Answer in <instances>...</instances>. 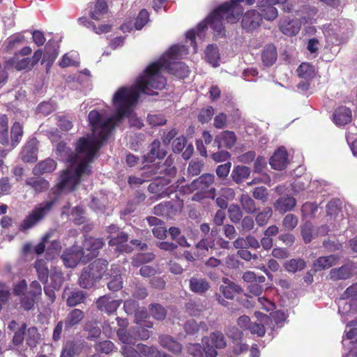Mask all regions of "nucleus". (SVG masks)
Here are the masks:
<instances>
[{
	"mask_svg": "<svg viewBox=\"0 0 357 357\" xmlns=\"http://www.w3.org/2000/svg\"><path fill=\"white\" fill-rule=\"evenodd\" d=\"M101 146L100 137L93 135V127L91 136L78 140L75 153L67 148L63 142L57 144L56 155L61 160L68 163V167L60 175L59 182L55 189L56 193L73 190L81 179L91 174L89 163Z\"/></svg>",
	"mask_w": 357,
	"mask_h": 357,
	"instance_id": "obj_1",
	"label": "nucleus"
},
{
	"mask_svg": "<svg viewBox=\"0 0 357 357\" xmlns=\"http://www.w3.org/2000/svg\"><path fill=\"white\" fill-rule=\"evenodd\" d=\"M144 93L141 89V84L137 79L135 84L130 87H121L113 96L112 102L115 114L105 117L104 114L97 110H92L89 114V121L93 127V135L100 137L102 143L108 137L112 128L123 117L129 118L130 126L140 129L144 124L141 119L132 113V107L137 102L139 94Z\"/></svg>",
	"mask_w": 357,
	"mask_h": 357,
	"instance_id": "obj_2",
	"label": "nucleus"
},
{
	"mask_svg": "<svg viewBox=\"0 0 357 357\" xmlns=\"http://www.w3.org/2000/svg\"><path fill=\"white\" fill-rule=\"evenodd\" d=\"M187 54L188 48L185 45H173L159 61L147 66L143 74L137 78L144 94L153 96L156 94L155 90L165 88L167 81L162 75L163 69H167L170 73L180 79L186 77L189 73L188 66L174 60Z\"/></svg>",
	"mask_w": 357,
	"mask_h": 357,
	"instance_id": "obj_3",
	"label": "nucleus"
},
{
	"mask_svg": "<svg viewBox=\"0 0 357 357\" xmlns=\"http://www.w3.org/2000/svg\"><path fill=\"white\" fill-rule=\"evenodd\" d=\"M173 163V160L167 158L162 163L153 164L146 167L151 178L153 180L149 185L151 192L158 195L160 197L168 195L166 187L169 184L170 179L167 176H174L176 173Z\"/></svg>",
	"mask_w": 357,
	"mask_h": 357,
	"instance_id": "obj_4",
	"label": "nucleus"
},
{
	"mask_svg": "<svg viewBox=\"0 0 357 357\" xmlns=\"http://www.w3.org/2000/svg\"><path fill=\"white\" fill-rule=\"evenodd\" d=\"M56 199L45 201L38 204L26 217L20 225V229L25 231L36 225L44 219L45 215L51 211Z\"/></svg>",
	"mask_w": 357,
	"mask_h": 357,
	"instance_id": "obj_5",
	"label": "nucleus"
},
{
	"mask_svg": "<svg viewBox=\"0 0 357 357\" xmlns=\"http://www.w3.org/2000/svg\"><path fill=\"white\" fill-rule=\"evenodd\" d=\"M205 354L208 357H215L218 355L217 349H223L226 347V340L220 331L211 333L209 337H205L202 340Z\"/></svg>",
	"mask_w": 357,
	"mask_h": 357,
	"instance_id": "obj_6",
	"label": "nucleus"
},
{
	"mask_svg": "<svg viewBox=\"0 0 357 357\" xmlns=\"http://www.w3.org/2000/svg\"><path fill=\"white\" fill-rule=\"evenodd\" d=\"M81 248L74 245L66 249L61 256V259L66 267L74 268L79 261L88 262Z\"/></svg>",
	"mask_w": 357,
	"mask_h": 357,
	"instance_id": "obj_7",
	"label": "nucleus"
},
{
	"mask_svg": "<svg viewBox=\"0 0 357 357\" xmlns=\"http://www.w3.org/2000/svg\"><path fill=\"white\" fill-rule=\"evenodd\" d=\"M215 176L212 174H204L197 179L194 180L189 185L188 188L191 192L200 190L209 193L213 197L215 196V189L209 187L214 183Z\"/></svg>",
	"mask_w": 357,
	"mask_h": 357,
	"instance_id": "obj_8",
	"label": "nucleus"
},
{
	"mask_svg": "<svg viewBox=\"0 0 357 357\" xmlns=\"http://www.w3.org/2000/svg\"><path fill=\"white\" fill-rule=\"evenodd\" d=\"M104 245L102 238H95L93 237L86 238L82 243V250L86 257V261H89L98 256L99 250Z\"/></svg>",
	"mask_w": 357,
	"mask_h": 357,
	"instance_id": "obj_9",
	"label": "nucleus"
},
{
	"mask_svg": "<svg viewBox=\"0 0 357 357\" xmlns=\"http://www.w3.org/2000/svg\"><path fill=\"white\" fill-rule=\"evenodd\" d=\"M261 20V15L259 12L249 10L243 16L242 26L248 31H253L260 26Z\"/></svg>",
	"mask_w": 357,
	"mask_h": 357,
	"instance_id": "obj_10",
	"label": "nucleus"
},
{
	"mask_svg": "<svg viewBox=\"0 0 357 357\" xmlns=\"http://www.w3.org/2000/svg\"><path fill=\"white\" fill-rule=\"evenodd\" d=\"M288 164L287 153L286 149L280 147L270 159V165L272 168L277 170L284 169Z\"/></svg>",
	"mask_w": 357,
	"mask_h": 357,
	"instance_id": "obj_11",
	"label": "nucleus"
},
{
	"mask_svg": "<svg viewBox=\"0 0 357 357\" xmlns=\"http://www.w3.org/2000/svg\"><path fill=\"white\" fill-rule=\"evenodd\" d=\"M301 27V22L298 20H290L288 17L282 19L280 22L279 29L284 35L292 36L296 35Z\"/></svg>",
	"mask_w": 357,
	"mask_h": 357,
	"instance_id": "obj_12",
	"label": "nucleus"
},
{
	"mask_svg": "<svg viewBox=\"0 0 357 357\" xmlns=\"http://www.w3.org/2000/svg\"><path fill=\"white\" fill-rule=\"evenodd\" d=\"M236 141V137L234 132L224 131L217 135L214 140V144L218 149L225 147L231 149Z\"/></svg>",
	"mask_w": 357,
	"mask_h": 357,
	"instance_id": "obj_13",
	"label": "nucleus"
},
{
	"mask_svg": "<svg viewBox=\"0 0 357 357\" xmlns=\"http://www.w3.org/2000/svg\"><path fill=\"white\" fill-rule=\"evenodd\" d=\"M96 303L100 310L109 314L116 311L121 304V301L114 300L111 297L104 296L99 298Z\"/></svg>",
	"mask_w": 357,
	"mask_h": 357,
	"instance_id": "obj_14",
	"label": "nucleus"
},
{
	"mask_svg": "<svg viewBox=\"0 0 357 357\" xmlns=\"http://www.w3.org/2000/svg\"><path fill=\"white\" fill-rule=\"evenodd\" d=\"M296 201L291 195H284L278 198L273 204L275 211L280 213L291 211L296 206Z\"/></svg>",
	"mask_w": 357,
	"mask_h": 357,
	"instance_id": "obj_15",
	"label": "nucleus"
},
{
	"mask_svg": "<svg viewBox=\"0 0 357 357\" xmlns=\"http://www.w3.org/2000/svg\"><path fill=\"white\" fill-rule=\"evenodd\" d=\"M222 281L224 284L220 286V291L225 298L232 300L237 294L242 291L239 285L236 284L229 279L223 278Z\"/></svg>",
	"mask_w": 357,
	"mask_h": 357,
	"instance_id": "obj_16",
	"label": "nucleus"
},
{
	"mask_svg": "<svg viewBox=\"0 0 357 357\" xmlns=\"http://www.w3.org/2000/svg\"><path fill=\"white\" fill-rule=\"evenodd\" d=\"M37 140L31 139L26 144L22 151V160L26 162H33L37 159Z\"/></svg>",
	"mask_w": 357,
	"mask_h": 357,
	"instance_id": "obj_17",
	"label": "nucleus"
},
{
	"mask_svg": "<svg viewBox=\"0 0 357 357\" xmlns=\"http://www.w3.org/2000/svg\"><path fill=\"white\" fill-rule=\"evenodd\" d=\"M84 317V312L79 309H73L66 315L63 324L65 330L69 331L77 326Z\"/></svg>",
	"mask_w": 357,
	"mask_h": 357,
	"instance_id": "obj_18",
	"label": "nucleus"
},
{
	"mask_svg": "<svg viewBox=\"0 0 357 357\" xmlns=\"http://www.w3.org/2000/svg\"><path fill=\"white\" fill-rule=\"evenodd\" d=\"M107 262L106 260L102 259H98L95 260L89 266L85 268L90 271L92 274V278H95L96 280L100 279L106 272Z\"/></svg>",
	"mask_w": 357,
	"mask_h": 357,
	"instance_id": "obj_19",
	"label": "nucleus"
},
{
	"mask_svg": "<svg viewBox=\"0 0 357 357\" xmlns=\"http://www.w3.org/2000/svg\"><path fill=\"white\" fill-rule=\"evenodd\" d=\"M333 121L337 126H344L351 121V111L346 107L337 108L333 114Z\"/></svg>",
	"mask_w": 357,
	"mask_h": 357,
	"instance_id": "obj_20",
	"label": "nucleus"
},
{
	"mask_svg": "<svg viewBox=\"0 0 357 357\" xmlns=\"http://www.w3.org/2000/svg\"><path fill=\"white\" fill-rule=\"evenodd\" d=\"M190 289L198 294H204L210 288L209 282L202 278L192 277L189 280Z\"/></svg>",
	"mask_w": 357,
	"mask_h": 357,
	"instance_id": "obj_21",
	"label": "nucleus"
},
{
	"mask_svg": "<svg viewBox=\"0 0 357 357\" xmlns=\"http://www.w3.org/2000/svg\"><path fill=\"white\" fill-rule=\"evenodd\" d=\"M166 153L165 149L161 148L160 141L155 139L149 146V151L145 155V160L146 162H153L156 158H164Z\"/></svg>",
	"mask_w": 357,
	"mask_h": 357,
	"instance_id": "obj_22",
	"label": "nucleus"
},
{
	"mask_svg": "<svg viewBox=\"0 0 357 357\" xmlns=\"http://www.w3.org/2000/svg\"><path fill=\"white\" fill-rule=\"evenodd\" d=\"M278 58V53L273 45H267L261 52L263 63L266 66H271L275 63Z\"/></svg>",
	"mask_w": 357,
	"mask_h": 357,
	"instance_id": "obj_23",
	"label": "nucleus"
},
{
	"mask_svg": "<svg viewBox=\"0 0 357 357\" xmlns=\"http://www.w3.org/2000/svg\"><path fill=\"white\" fill-rule=\"evenodd\" d=\"M339 259L340 257L335 255L319 257L314 263V270L317 271L328 268L335 265L339 261Z\"/></svg>",
	"mask_w": 357,
	"mask_h": 357,
	"instance_id": "obj_24",
	"label": "nucleus"
},
{
	"mask_svg": "<svg viewBox=\"0 0 357 357\" xmlns=\"http://www.w3.org/2000/svg\"><path fill=\"white\" fill-rule=\"evenodd\" d=\"M128 241V234L123 231H121L118 234L116 238H113L109 241V245H116V250L119 251L129 252L132 250L130 246L128 244H124L127 243Z\"/></svg>",
	"mask_w": 357,
	"mask_h": 357,
	"instance_id": "obj_25",
	"label": "nucleus"
},
{
	"mask_svg": "<svg viewBox=\"0 0 357 357\" xmlns=\"http://www.w3.org/2000/svg\"><path fill=\"white\" fill-rule=\"evenodd\" d=\"M250 173L251 170L248 167L237 165L234 167L231 177L236 183L240 184L250 176Z\"/></svg>",
	"mask_w": 357,
	"mask_h": 357,
	"instance_id": "obj_26",
	"label": "nucleus"
},
{
	"mask_svg": "<svg viewBox=\"0 0 357 357\" xmlns=\"http://www.w3.org/2000/svg\"><path fill=\"white\" fill-rule=\"evenodd\" d=\"M116 334L119 340L124 345H132L135 344L137 341L135 329L133 328L129 331H126L123 328H119L116 331Z\"/></svg>",
	"mask_w": 357,
	"mask_h": 357,
	"instance_id": "obj_27",
	"label": "nucleus"
},
{
	"mask_svg": "<svg viewBox=\"0 0 357 357\" xmlns=\"http://www.w3.org/2000/svg\"><path fill=\"white\" fill-rule=\"evenodd\" d=\"M56 167V162L50 158L38 163L33 168L34 174H43L53 172Z\"/></svg>",
	"mask_w": 357,
	"mask_h": 357,
	"instance_id": "obj_28",
	"label": "nucleus"
},
{
	"mask_svg": "<svg viewBox=\"0 0 357 357\" xmlns=\"http://www.w3.org/2000/svg\"><path fill=\"white\" fill-rule=\"evenodd\" d=\"M257 317H260L261 323H253L249 326L248 330L252 334H257L258 336H263L265 334V328L264 324L267 323L269 320V317L266 314H261L260 312L255 313Z\"/></svg>",
	"mask_w": 357,
	"mask_h": 357,
	"instance_id": "obj_29",
	"label": "nucleus"
},
{
	"mask_svg": "<svg viewBox=\"0 0 357 357\" xmlns=\"http://www.w3.org/2000/svg\"><path fill=\"white\" fill-rule=\"evenodd\" d=\"M352 275V271L349 265L342 266L338 268H333L330 271V278L333 280H346Z\"/></svg>",
	"mask_w": 357,
	"mask_h": 357,
	"instance_id": "obj_30",
	"label": "nucleus"
},
{
	"mask_svg": "<svg viewBox=\"0 0 357 357\" xmlns=\"http://www.w3.org/2000/svg\"><path fill=\"white\" fill-rule=\"evenodd\" d=\"M160 345L175 354H178L181 351V345L180 343L174 340L169 335H162L159 338Z\"/></svg>",
	"mask_w": 357,
	"mask_h": 357,
	"instance_id": "obj_31",
	"label": "nucleus"
},
{
	"mask_svg": "<svg viewBox=\"0 0 357 357\" xmlns=\"http://www.w3.org/2000/svg\"><path fill=\"white\" fill-rule=\"evenodd\" d=\"M7 66H10L17 70L31 69L33 67L29 58L19 59L18 54H15L10 60L8 61Z\"/></svg>",
	"mask_w": 357,
	"mask_h": 357,
	"instance_id": "obj_32",
	"label": "nucleus"
},
{
	"mask_svg": "<svg viewBox=\"0 0 357 357\" xmlns=\"http://www.w3.org/2000/svg\"><path fill=\"white\" fill-rule=\"evenodd\" d=\"M239 202L242 208L248 214H253L257 211L255 201L248 194H242L239 197Z\"/></svg>",
	"mask_w": 357,
	"mask_h": 357,
	"instance_id": "obj_33",
	"label": "nucleus"
},
{
	"mask_svg": "<svg viewBox=\"0 0 357 357\" xmlns=\"http://www.w3.org/2000/svg\"><path fill=\"white\" fill-rule=\"evenodd\" d=\"M185 332L189 335H195L199 331L206 332L208 331V326L204 321L197 323L193 319L188 320L184 326Z\"/></svg>",
	"mask_w": 357,
	"mask_h": 357,
	"instance_id": "obj_34",
	"label": "nucleus"
},
{
	"mask_svg": "<svg viewBox=\"0 0 357 357\" xmlns=\"http://www.w3.org/2000/svg\"><path fill=\"white\" fill-rule=\"evenodd\" d=\"M26 184L31 186L36 192H41L49 188V183L42 178H29Z\"/></svg>",
	"mask_w": 357,
	"mask_h": 357,
	"instance_id": "obj_35",
	"label": "nucleus"
},
{
	"mask_svg": "<svg viewBox=\"0 0 357 357\" xmlns=\"http://www.w3.org/2000/svg\"><path fill=\"white\" fill-rule=\"evenodd\" d=\"M24 339L26 344L31 348L33 349L36 347L40 335L38 332V329L36 327L29 328L26 333H24Z\"/></svg>",
	"mask_w": 357,
	"mask_h": 357,
	"instance_id": "obj_36",
	"label": "nucleus"
},
{
	"mask_svg": "<svg viewBox=\"0 0 357 357\" xmlns=\"http://www.w3.org/2000/svg\"><path fill=\"white\" fill-rule=\"evenodd\" d=\"M8 119L4 114L0 115V143L8 144Z\"/></svg>",
	"mask_w": 357,
	"mask_h": 357,
	"instance_id": "obj_37",
	"label": "nucleus"
},
{
	"mask_svg": "<svg viewBox=\"0 0 357 357\" xmlns=\"http://www.w3.org/2000/svg\"><path fill=\"white\" fill-rule=\"evenodd\" d=\"M206 59L213 67L219 65L220 54L217 47L213 45H208L206 50Z\"/></svg>",
	"mask_w": 357,
	"mask_h": 357,
	"instance_id": "obj_38",
	"label": "nucleus"
},
{
	"mask_svg": "<svg viewBox=\"0 0 357 357\" xmlns=\"http://www.w3.org/2000/svg\"><path fill=\"white\" fill-rule=\"evenodd\" d=\"M96 280H97L95 278H92V274L90 273V271L84 268L79 278L78 282L81 287L88 289L93 287Z\"/></svg>",
	"mask_w": 357,
	"mask_h": 357,
	"instance_id": "obj_39",
	"label": "nucleus"
},
{
	"mask_svg": "<svg viewBox=\"0 0 357 357\" xmlns=\"http://www.w3.org/2000/svg\"><path fill=\"white\" fill-rule=\"evenodd\" d=\"M86 298L85 294L80 290H75L70 293L68 296L66 303L69 307H74L84 302Z\"/></svg>",
	"mask_w": 357,
	"mask_h": 357,
	"instance_id": "obj_40",
	"label": "nucleus"
},
{
	"mask_svg": "<svg viewBox=\"0 0 357 357\" xmlns=\"http://www.w3.org/2000/svg\"><path fill=\"white\" fill-rule=\"evenodd\" d=\"M273 215V210L271 207H265L263 210L258 213L255 216V221L258 226L262 227L266 225L270 218Z\"/></svg>",
	"mask_w": 357,
	"mask_h": 357,
	"instance_id": "obj_41",
	"label": "nucleus"
},
{
	"mask_svg": "<svg viewBox=\"0 0 357 357\" xmlns=\"http://www.w3.org/2000/svg\"><path fill=\"white\" fill-rule=\"evenodd\" d=\"M305 262L302 259H291L284 264V268L288 272L295 273L304 269Z\"/></svg>",
	"mask_w": 357,
	"mask_h": 357,
	"instance_id": "obj_42",
	"label": "nucleus"
},
{
	"mask_svg": "<svg viewBox=\"0 0 357 357\" xmlns=\"http://www.w3.org/2000/svg\"><path fill=\"white\" fill-rule=\"evenodd\" d=\"M35 268L38 273V279L42 282H46L48 279L49 271L44 260L39 259L35 262Z\"/></svg>",
	"mask_w": 357,
	"mask_h": 357,
	"instance_id": "obj_43",
	"label": "nucleus"
},
{
	"mask_svg": "<svg viewBox=\"0 0 357 357\" xmlns=\"http://www.w3.org/2000/svg\"><path fill=\"white\" fill-rule=\"evenodd\" d=\"M11 146L15 147L17 146L22 139L23 135V129L22 125L15 122L11 128Z\"/></svg>",
	"mask_w": 357,
	"mask_h": 357,
	"instance_id": "obj_44",
	"label": "nucleus"
},
{
	"mask_svg": "<svg viewBox=\"0 0 357 357\" xmlns=\"http://www.w3.org/2000/svg\"><path fill=\"white\" fill-rule=\"evenodd\" d=\"M107 11V4L104 0H97L93 10L91 12L92 19L98 20L100 16Z\"/></svg>",
	"mask_w": 357,
	"mask_h": 357,
	"instance_id": "obj_45",
	"label": "nucleus"
},
{
	"mask_svg": "<svg viewBox=\"0 0 357 357\" xmlns=\"http://www.w3.org/2000/svg\"><path fill=\"white\" fill-rule=\"evenodd\" d=\"M297 73L298 76L302 78L310 79L314 75V69L312 65L307 63H303L298 68Z\"/></svg>",
	"mask_w": 357,
	"mask_h": 357,
	"instance_id": "obj_46",
	"label": "nucleus"
},
{
	"mask_svg": "<svg viewBox=\"0 0 357 357\" xmlns=\"http://www.w3.org/2000/svg\"><path fill=\"white\" fill-rule=\"evenodd\" d=\"M228 215L232 222H239L243 218V212L241 207L237 204H231L228 208Z\"/></svg>",
	"mask_w": 357,
	"mask_h": 357,
	"instance_id": "obj_47",
	"label": "nucleus"
},
{
	"mask_svg": "<svg viewBox=\"0 0 357 357\" xmlns=\"http://www.w3.org/2000/svg\"><path fill=\"white\" fill-rule=\"evenodd\" d=\"M258 6L261 8L262 15L266 20L271 21L278 17V10L273 6V4L268 3L267 6H262L259 3Z\"/></svg>",
	"mask_w": 357,
	"mask_h": 357,
	"instance_id": "obj_48",
	"label": "nucleus"
},
{
	"mask_svg": "<svg viewBox=\"0 0 357 357\" xmlns=\"http://www.w3.org/2000/svg\"><path fill=\"white\" fill-rule=\"evenodd\" d=\"M137 348L141 356L146 357H158L159 356V351L154 346L148 347L144 344H138Z\"/></svg>",
	"mask_w": 357,
	"mask_h": 357,
	"instance_id": "obj_49",
	"label": "nucleus"
},
{
	"mask_svg": "<svg viewBox=\"0 0 357 357\" xmlns=\"http://www.w3.org/2000/svg\"><path fill=\"white\" fill-rule=\"evenodd\" d=\"M301 234L305 243H310L315 235L314 229L310 222H305L301 229Z\"/></svg>",
	"mask_w": 357,
	"mask_h": 357,
	"instance_id": "obj_50",
	"label": "nucleus"
},
{
	"mask_svg": "<svg viewBox=\"0 0 357 357\" xmlns=\"http://www.w3.org/2000/svg\"><path fill=\"white\" fill-rule=\"evenodd\" d=\"M252 197L254 199L265 204L268 200L267 188L264 186L255 188L252 191Z\"/></svg>",
	"mask_w": 357,
	"mask_h": 357,
	"instance_id": "obj_51",
	"label": "nucleus"
},
{
	"mask_svg": "<svg viewBox=\"0 0 357 357\" xmlns=\"http://www.w3.org/2000/svg\"><path fill=\"white\" fill-rule=\"evenodd\" d=\"M298 218L294 214L289 213L282 220V227L285 230L291 231L298 225Z\"/></svg>",
	"mask_w": 357,
	"mask_h": 357,
	"instance_id": "obj_52",
	"label": "nucleus"
},
{
	"mask_svg": "<svg viewBox=\"0 0 357 357\" xmlns=\"http://www.w3.org/2000/svg\"><path fill=\"white\" fill-rule=\"evenodd\" d=\"M77 54L76 52H69L64 54L61 61L59 62V66L64 68L77 64Z\"/></svg>",
	"mask_w": 357,
	"mask_h": 357,
	"instance_id": "obj_53",
	"label": "nucleus"
},
{
	"mask_svg": "<svg viewBox=\"0 0 357 357\" xmlns=\"http://www.w3.org/2000/svg\"><path fill=\"white\" fill-rule=\"evenodd\" d=\"M24 39L22 34H15L10 36L6 40V50L7 51L12 50L21 45Z\"/></svg>",
	"mask_w": 357,
	"mask_h": 357,
	"instance_id": "obj_54",
	"label": "nucleus"
},
{
	"mask_svg": "<svg viewBox=\"0 0 357 357\" xmlns=\"http://www.w3.org/2000/svg\"><path fill=\"white\" fill-rule=\"evenodd\" d=\"M151 180V176L148 172L146 168H144V172L142 173L141 176H130L128 178V183L131 185H140L144 182Z\"/></svg>",
	"mask_w": 357,
	"mask_h": 357,
	"instance_id": "obj_55",
	"label": "nucleus"
},
{
	"mask_svg": "<svg viewBox=\"0 0 357 357\" xmlns=\"http://www.w3.org/2000/svg\"><path fill=\"white\" fill-rule=\"evenodd\" d=\"M151 314L158 320H162L165 319L166 316L165 309L160 305L153 304L150 306Z\"/></svg>",
	"mask_w": 357,
	"mask_h": 357,
	"instance_id": "obj_56",
	"label": "nucleus"
},
{
	"mask_svg": "<svg viewBox=\"0 0 357 357\" xmlns=\"http://www.w3.org/2000/svg\"><path fill=\"white\" fill-rule=\"evenodd\" d=\"M149 124L152 126H160L166 123L167 120L162 114H150L147 116Z\"/></svg>",
	"mask_w": 357,
	"mask_h": 357,
	"instance_id": "obj_57",
	"label": "nucleus"
},
{
	"mask_svg": "<svg viewBox=\"0 0 357 357\" xmlns=\"http://www.w3.org/2000/svg\"><path fill=\"white\" fill-rule=\"evenodd\" d=\"M188 351L193 357H208L205 354V349L199 344H190L188 346Z\"/></svg>",
	"mask_w": 357,
	"mask_h": 357,
	"instance_id": "obj_58",
	"label": "nucleus"
},
{
	"mask_svg": "<svg viewBox=\"0 0 357 357\" xmlns=\"http://www.w3.org/2000/svg\"><path fill=\"white\" fill-rule=\"evenodd\" d=\"M204 166L203 162L198 160H191L188 165V173L192 176L199 175L202 169Z\"/></svg>",
	"mask_w": 357,
	"mask_h": 357,
	"instance_id": "obj_59",
	"label": "nucleus"
},
{
	"mask_svg": "<svg viewBox=\"0 0 357 357\" xmlns=\"http://www.w3.org/2000/svg\"><path fill=\"white\" fill-rule=\"evenodd\" d=\"M149 18V14L146 10H142L136 19V22L135 24V28L137 30L142 29L144 26L147 23Z\"/></svg>",
	"mask_w": 357,
	"mask_h": 357,
	"instance_id": "obj_60",
	"label": "nucleus"
},
{
	"mask_svg": "<svg viewBox=\"0 0 357 357\" xmlns=\"http://www.w3.org/2000/svg\"><path fill=\"white\" fill-rule=\"evenodd\" d=\"M154 255L151 253H140L135 256L132 259V264L135 266H139L141 264H144L152 261Z\"/></svg>",
	"mask_w": 357,
	"mask_h": 357,
	"instance_id": "obj_61",
	"label": "nucleus"
},
{
	"mask_svg": "<svg viewBox=\"0 0 357 357\" xmlns=\"http://www.w3.org/2000/svg\"><path fill=\"white\" fill-rule=\"evenodd\" d=\"M77 353L76 344L72 342H67L61 354V357H74Z\"/></svg>",
	"mask_w": 357,
	"mask_h": 357,
	"instance_id": "obj_62",
	"label": "nucleus"
},
{
	"mask_svg": "<svg viewBox=\"0 0 357 357\" xmlns=\"http://www.w3.org/2000/svg\"><path fill=\"white\" fill-rule=\"evenodd\" d=\"M85 330L88 331V337L89 339L96 338L100 336L101 333L100 328L97 324L88 323L85 326Z\"/></svg>",
	"mask_w": 357,
	"mask_h": 357,
	"instance_id": "obj_63",
	"label": "nucleus"
},
{
	"mask_svg": "<svg viewBox=\"0 0 357 357\" xmlns=\"http://www.w3.org/2000/svg\"><path fill=\"white\" fill-rule=\"evenodd\" d=\"M121 353L125 357H142L137 348L135 349L130 345H123Z\"/></svg>",
	"mask_w": 357,
	"mask_h": 357,
	"instance_id": "obj_64",
	"label": "nucleus"
}]
</instances>
